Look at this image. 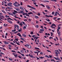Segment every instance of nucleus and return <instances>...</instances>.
I'll return each mask as SVG.
<instances>
[{
  "instance_id": "1",
  "label": "nucleus",
  "mask_w": 62,
  "mask_h": 62,
  "mask_svg": "<svg viewBox=\"0 0 62 62\" xmlns=\"http://www.w3.org/2000/svg\"><path fill=\"white\" fill-rule=\"evenodd\" d=\"M16 53H13L12 54H13L16 57V58H17L18 57V55L17 54H16V55H15Z\"/></svg>"
},
{
  "instance_id": "2",
  "label": "nucleus",
  "mask_w": 62,
  "mask_h": 62,
  "mask_svg": "<svg viewBox=\"0 0 62 62\" xmlns=\"http://www.w3.org/2000/svg\"><path fill=\"white\" fill-rule=\"evenodd\" d=\"M17 53H18V54H21V55H22V56H24V54H22L21 53L19 52V51H18Z\"/></svg>"
},
{
  "instance_id": "3",
  "label": "nucleus",
  "mask_w": 62,
  "mask_h": 62,
  "mask_svg": "<svg viewBox=\"0 0 62 62\" xmlns=\"http://www.w3.org/2000/svg\"><path fill=\"white\" fill-rule=\"evenodd\" d=\"M14 20H15V21H18L16 22V23H18V24H19V23H20V21L18 20H16L15 19H14Z\"/></svg>"
},
{
  "instance_id": "4",
  "label": "nucleus",
  "mask_w": 62,
  "mask_h": 62,
  "mask_svg": "<svg viewBox=\"0 0 62 62\" xmlns=\"http://www.w3.org/2000/svg\"><path fill=\"white\" fill-rule=\"evenodd\" d=\"M46 17H51V18H53V16H52L51 15L48 16V15H46L45 16Z\"/></svg>"
},
{
  "instance_id": "5",
  "label": "nucleus",
  "mask_w": 62,
  "mask_h": 62,
  "mask_svg": "<svg viewBox=\"0 0 62 62\" xmlns=\"http://www.w3.org/2000/svg\"><path fill=\"white\" fill-rule=\"evenodd\" d=\"M7 21L8 22V23H12V22H11V21L9 20H7Z\"/></svg>"
},
{
  "instance_id": "6",
  "label": "nucleus",
  "mask_w": 62,
  "mask_h": 62,
  "mask_svg": "<svg viewBox=\"0 0 62 62\" xmlns=\"http://www.w3.org/2000/svg\"><path fill=\"white\" fill-rule=\"evenodd\" d=\"M17 35H18V36H19V37H21V38H22V36H21V34L20 33H18Z\"/></svg>"
},
{
  "instance_id": "7",
  "label": "nucleus",
  "mask_w": 62,
  "mask_h": 62,
  "mask_svg": "<svg viewBox=\"0 0 62 62\" xmlns=\"http://www.w3.org/2000/svg\"><path fill=\"white\" fill-rule=\"evenodd\" d=\"M54 58L56 60H59V58L58 57H57L56 58L55 57H54Z\"/></svg>"
},
{
  "instance_id": "8",
  "label": "nucleus",
  "mask_w": 62,
  "mask_h": 62,
  "mask_svg": "<svg viewBox=\"0 0 62 62\" xmlns=\"http://www.w3.org/2000/svg\"><path fill=\"white\" fill-rule=\"evenodd\" d=\"M34 52L35 54H37L38 56H39V52L37 51H34Z\"/></svg>"
},
{
  "instance_id": "9",
  "label": "nucleus",
  "mask_w": 62,
  "mask_h": 62,
  "mask_svg": "<svg viewBox=\"0 0 62 62\" xmlns=\"http://www.w3.org/2000/svg\"><path fill=\"white\" fill-rule=\"evenodd\" d=\"M4 43L5 44H9V43L8 42H6V41H5L4 42Z\"/></svg>"
},
{
  "instance_id": "10",
  "label": "nucleus",
  "mask_w": 62,
  "mask_h": 62,
  "mask_svg": "<svg viewBox=\"0 0 62 62\" xmlns=\"http://www.w3.org/2000/svg\"><path fill=\"white\" fill-rule=\"evenodd\" d=\"M22 36H23V37H26V35L24 34H23L22 35Z\"/></svg>"
},
{
  "instance_id": "11",
  "label": "nucleus",
  "mask_w": 62,
  "mask_h": 62,
  "mask_svg": "<svg viewBox=\"0 0 62 62\" xmlns=\"http://www.w3.org/2000/svg\"><path fill=\"white\" fill-rule=\"evenodd\" d=\"M51 26H55V27H56V25H55L54 23H53L52 24V25H51Z\"/></svg>"
},
{
  "instance_id": "12",
  "label": "nucleus",
  "mask_w": 62,
  "mask_h": 62,
  "mask_svg": "<svg viewBox=\"0 0 62 62\" xmlns=\"http://www.w3.org/2000/svg\"><path fill=\"white\" fill-rule=\"evenodd\" d=\"M25 14L26 16H28L29 17V15L27 14V13H25Z\"/></svg>"
},
{
  "instance_id": "13",
  "label": "nucleus",
  "mask_w": 62,
  "mask_h": 62,
  "mask_svg": "<svg viewBox=\"0 0 62 62\" xmlns=\"http://www.w3.org/2000/svg\"><path fill=\"white\" fill-rule=\"evenodd\" d=\"M27 7H28V8H34L32 7L29 5H28L27 6Z\"/></svg>"
},
{
  "instance_id": "14",
  "label": "nucleus",
  "mask_w": 62,
  "mask_h": 62,
  "mask_svg": "<svg viewBox=\"0 0 62 62\" xmlns=\"http://www.w3.org/2000/svg\"><path fill=\"white\" fill-rule=\"evenodd\" d=\"M8 5H12V3L11 2H9L7 4Z\"/></svg>"
},
{
  "instance_id": "15",
  "label": "nucleus",
  "mask_w": 62,
  "mask_h": 62,
  "mask_svg": "<svg viewBox=\"0 0 62 62\" xmlns=\"http://www.w3.org/2000/svg\"><path fill=\"white\" fill-rule=\"evenodd\" d=\"M35 18H37V19H39V16H35Z\"/></svg>"
},
{
  "instance_id": "16",
  "label": "nucleus",
  "mask_w": 62,
  "mask_h": 62,
  "mask_svg": "<svg viewBox=\"0 0 62 62\" xmlns=\"http://www.w3.org/2000/svg\"><path fill=\"white\" fill-rule=\"evenodd\" d=\"M14 30H12V32H15L16 31V29L15 28L14 29Z\"/></svg>"
},
{
  "instance_id": "17",
  "label": "nucleus",
  "mask_w": 62,
  "mask_h": 62,
  "mask_svg": "<svg viewBox=\"0 0 62 62\" xmlns=\"http://www.w3.org/2000/svg\"><path fill=\"white\" fill-rule=\"evenodd\" d=\"M28 48H29V49L31 48V46L30 45H29V46L28 47Z\"/></svg>"
},
{
  "instance_id": "18",
  "label": "nucleus",
  "mask_w": 62,
  "mask_h": 62,
  "mask_svg": "<svg viewBox=\"0 0 62 62\" xmlns=\"http://www.w3.org/2000/svg\"><path fill=\"white\" fill-rule=\"evenodd\" d=\"M45 57H46L48 58H50V57L47 55H45Z\"/></svg>"
},
{
  "instance_id": "19",
  "label": "nucleus",
  "mask_w": 62,
  "mask_h": 62,
  "mask_svg": "<svg viewBox=\"0 0 62 62\" xmlns=\"http://www.w3.org/2000/svg\"><path fill=\"white\" fill-rule=\"evenodd\" d=\"M16 10L18 11H20V9H19V8H17Z\"/></svg>"
},
{
  "instance_id": "20",
  "label": "nucleus",
  "mask_w": 62,
  "mask_h": 62,
  "mask_svg": "<svg viewBox=\"0 0 62 62\" xmlns=\"http://www.w3.org/2000/svg\"><path fill=\"white\" fill-rule=\"evenodd\" d=\"M35 49H37V50H39L40 49L39 48L37 47H35Z\"/></svg>"
},
{
  "instance_id": "21",
  "label": "nucleus",
  "mask_w": 62,
  "mask_h": 62,
  "mask_svg": "<svg viewBox=\"0 0 62 62\" xmlns=\"http://www.w3.org/2000/svg\"><path fill=\"white\" fill-rule=\"evenodd\" d=\"M29 46V45H28L27 44H26V45H25V47H28Z\"/></svg>"
},
{
  "instance_id": "22",
  "label": "nucleus",
  "mask_w": 62,
  "mask_h": 62,
  "mask_svg": "<svg viewBox=\"0 0 62 62\" xmlns=\"http://www.w3.org/2000/svg\"><path fill=\"white\" fill-rule=\"evenodd\" d=\"M2 12H3V13H4L5 14H6V12H5V11L3 10H2Z\"/></svg>"
},
{
  "instance_id": "23",
  "label": "nucleus",
  "mask_w": 62,
  "mask_h": 62,
  "mask_svg": "<svg viewBox=\"0 0 62 62\" xmlns=\"http://www.w3.org/2000/svg\"><path fill=\"white\" fill-rule=\"evenodd\" d=\"M40 31H41L42 32H43V31H44V30L42 29H40Z\"/></svg>"
},
{
  "instance_id": "24",
  "label": "nucleus",
  "mask_w": 62,
  "mask_h": 62,
  "mask_svg": "<svg viewBox=\"0 0 62 62\" xmlns=\"http://www.w3.org/2000/svg\"><path fill=\"white\" fill-rule=\"evenodd\" d=\"M0 17H1V18H4V16L3 15H0Z\"/></svg>"
},
{
  "instance_id": "25",
  "label": "nucleus",
  "mask_w": 62,
  "mask_h": 62,
  "mask_svg": "<svg viewBox=\"0 0 62 62\" xmlns=\"http://www.w3.org/2000/svg\"><path fill=\"white\" fill-rule=\"evenodd\" d=\"M10 44H12V45H15L12 42Z\"/></svg>"
},
{
  "instance_id": "26",
  "label": "nucleus",
  "mask_w": 62,
  "mask_h": 62,
  "mask_svg": "<svg viewBox=\"0 0 62 62\" xmlns=\"http://www.w3.org/2000/svg\"><path fill=\"white\" fill-rule=\"evenodd\" d=\"M8 58L9 59V60H10V61H12L13 60L11 58H10L9 57Z\"/></svg>"
},
{
  "instance_id": "27",
  "label": "nucleus",
  "mask_w": 62,
  "mask_h": 62,
  "mask_svg": "<svg viewBox=\"0 0 62 62\" xmlns=\"http://www.w3.org/2000/svg\"><path fill=\"white\" fill-rule=\"evenodd\" d=\"M11 52H13V53H16V51H14V50H12L11 51Z\"/></svg>"
},
{
  "instance_id": "28",
  "label": "nucleus",
  "mask_w": 62,
  "mask_h": 62,
  "mask_svg": "<svg viewBox=\"0 0 62 62\" xmlns=\"http://www.w3.org/2000/svg\"><path fill=\"white\" fill-rule=\"evenodd\" d=\"M18 32H21V31H22V29H21L20 30L19 29L18 30Z\"/></svg>"
},
{
  "instance_id": "29",
  "label": "nucleus",
  "mask_w": 62,
  "mask_h": 62,
  "mask_svg": "<svg viewBox=\"0 0 62 62\" xmlns=\"http://www.w3.org/2000/svg\"><path fill=\"white\" fill-rule=\"evenodd\" d=\"M46 8H50V7H49V6L48 5L46 6Z\"/></svg>"
},
{
  "instance_id": "30",
  "label": "nucleus",
  "mask_w": 62,
  "mask_h": 62,
  "mask_svg": "<svg viewBox=\"0 0 62 62\" xmlns=\"http://www.w3.org/2000/svg\"><path fill=\"white\" fill-rule=\"evenodd\" d=\"M33 14V13H32V12H31L30 13H28V14L30 15V14Z\"/></svg>"
},
{
  "instance_id": "31",
  "label": "nucleus",
  "mask_w": 62,
  "mask_h": 62,
  "mask_svg": "<svg viewBox=\"0 0 62 62\" xmlns=\"http://www.w3.org/2000/svg\"><path fill=\"white\" fill-rule=\"evenodd\" d=\"M17 30H19V26L17 25Z\"/></svg>"
},
{
  "instance_id": "32",
  "label": "nucleus",
  "mask_w": 62,
  "mask_h": 62,
  "mask_svg": "<svg viewBox=\"0 0 62 62\" xmlns=\"http://www.w3.org/2000/svg\"><path fill=\"white\" fill-rule=\"evenodd\" d=\"M30 33L31 35H33V32L31 31V33Z\"/></svg>"
},
{
  "instance_id": "33",
  "label": "nucleus",
  "mask_w": 62,
  "mask_h": 62,
  "mask_svg": "<svg viewBox=\"0 0 62 62\" xmlns=\"http://www.w3.org/2000/svg\"><path fill=\"white\" fill-rule=\"evenodd\" d=\"M50 27H51L52 28H54V29H55V27H54L53 26H51Z\"/></svg>"
},
{
  "instance_id": "34",
  "label": "nucleus",
  "mask_w": 62,
  "mask_h": 62,
  "mask_svg": "<svg viewBox=\"0 0 62 62\" xmlns=\"http://www.w3.org/2000/svg\"><path fill=\"white\" fill-rule=\"evenodd\" d=\"M35 27L36 28H39V25H37L35 26Z\"/></svg>"
},
{
  "instance_id": "35",
  "label": "nucleus",
  "mask_w": 62,
  "mask_h": 62,
  "mask_svg": "<svg viewBox=\"0 0 62 62\" xmlns=\"http://www.w3.org/2000/svg\"><path fill=\"white\" fill-rule=\"evenodd\" d=\"M5 17H6V18H8L9 17V16H8L6 15L5 16Z\"/></svg>"
},
{
  "instance_id": "36",
  "label": "nucleus",
  "mask_w": 62,
  "mask_h": 62,
  "mask_svg": "<svg viewBox=\"0 0 62 62\" xmlns=\"http://www.w3.org/2000/svg\"><path fill=\"white\" fill-rule=\"evenodd\" d=\"M30 57H31V58H35V57H33V56L32 55Z\"/></svg>"
},
{
  "instance_id": "37",
  "label": "nucleus",
  "mask_w": 62,
  "mask_h": 62,
  "mask_svg": "<svg viewBox=\"0 0 62 62\" xmlns=\"http://www.w3.org/2000/svg\"><path fill=\"white\" fill-rule=\"evenodd\" d=\"M15 18H17V19H19V20H20V19H21V18L18 17H16V16L15 17Z\"/></svg>"
},
{
  "instance_id": "38",
  "label": "nucleus",
  "mask_w": 62,
  "mask_h": 62,
  "mask_svg": "<svg viewBox=\"0 0 62 62\" xmlns=\"http://www.w3.org/2000/svg\"><path fill=\"white\" fill-rule=\"evenodd\" d=\"M51 1H54V2L57 1V0H51Z\"/></svg>"
},
{
  "instance_id": "39",
  "label": "nucleus",
  "mask_w": 62,
  "mask_h": 62,
  "mask_svg": "<svg viewBox=\"0 0 62 62\" xmlns=\"http://www.w3.org/2000/svg\"><path fill=\"white\" fill-rule=\"evenodd\" d=\"M17 25H14L15 28H16V27L17 26Z\"/></svg>"
},
{
  "instance_id": "40",
  "label": "nucleus",
  "mask_w": 62,
  "mask_h": 62,
  "mask_svg": "<svg viewBox=\"0 0 62 62\" xmlns=\"http://www.w3.org/2000/svg\"><path fill=\"white\" fill-rule=\"evenodd\" d=\"M49 56L50 58H52V57H53V56L52 55H49Z\"/></svg>"
},
{
  "instance_id": "41",
  "label": "nucleus",
  "mask_w": 62,
  "mask_h": 62,
  "mask_svg": "<svg viewBox=\"0 0 62 62\" xmlns=\"http://www.w3.org/2000/svg\"><path fill=\"white\" fill-rule=\"evenodd\" d=\"M18 39L17 38H15V40H16V41H18Z\"/></svg>"
},
{
  "instance_id": "42",
  "label": "nucleus",
  "mask_w": 62,
  "mask_h": 62,
  "mask_svg": "<svg viewBox=\"0 0 62 62\" xmlns=\"http://www.w3.org/2000/svg\"><path fill=\"white\" fill-rule=\"evenodd\" d=\"M20 12L21 13H24V12L23 11H21Z\"/></svg>"
},
{
  "instance_id": "43",
  "label": "nucleus",
  "mask_w": 62,
  "mask_h": 62,
  "mask_svg": "<svg viewBox=\"0 0 62 62\" xmlns=\"http://www.w3.org/2000/svg\"><path fill=\"white\" fill-rule=\"evenodd\" d=\"M55 54H56V55H58V53H57L56 52H55Z\"/></svg>"
},
{
  "instance_id": "44",
  "label": "nucleus",
  "mask_w": 62,
  "mask_h": 62,
  "mask_svg": "<svg viewBox=\"0 0 62 62\" xmlns=\"http://www.w3.org/2000/svg\"><path fill=\"white\" fill-rule=\"evenodd\" d=\"M26 26H24V27H23V29H26Z\"/></svg>"
},
{
  "instance_id": "45",
  "label": "nucleus",
  "mask_w": 62,
  "mask_h": 62,
  "mask_svg": "<svg viewBox=\"0 0 62 62\" xmlns=\"http://www.w3.org/2000/svg\"><path fill=\"white\" fill-rule=\"evenodd\" d=\"M10 7H12V5L11 4H9V5H8Z\"/></svg>"
},
{
  "instance_id": "46",
  "label": "nucleus",
  "mask_w": 62,
  "mask_h": 62,
  "mask_svg": "<svg viewBox=\"0 0 62 62\" xmlns=\"http://www.w3.org/2000/svg\"><path fill=\"white\" fill-rule=\"evenodd\" d=\"M14 13H18V12H17V11L15 10H14Z\"/></svg>"
},
{
  "instance_id": "47",
  "label": "nucleus",
  "mask_w": 62,
  "mask_h": 62,
  "mask_svg": "<svg viewBox=\"0 0 62 62\" xmlns=\"http://www.w3.org/2000/svg\"><path fill=\"white\" fill-rule=\"evenodd\" d=\"M15 6L16 7H18V5H15Z\"/></svg>"
},
{
  "instance_id": "48",
  "label": "nucleus",
  "mask_w": 62,
  "mask_h": 62,
  "mask_svg": "<svg viewBox=\"0 0 62 62\" xmlns=\"http://www.w3.org/2000/svg\"><path fill=\"white\" fill-rule=\"evenodd\" d=\"M38 16H40V13H38Z\"/></svg>"
},
{
  "instance_id": "49",
  "label": "nucleus",
  "mask_w": 62,
  "mask_h": 62,
  "mask_svg": "<svg viewBox=\"0 0 62 62\" xmlns=\"http://www.w3.org/2000/svg\"><path fill=\"white\" fill-rule=\"evenodd\" d=\"M16 43L17 44V45H20V44H19V43L18 42H17Z\"/></svg>"
},
{
  "instance_id": "50",
  "label": "nucleus",
  "mask_w": 62,
  "mask_h": 62,
  "mask_svg": "<svg viewBox=\"0 0 62 62\" xmlns=\"http://www.w3.org/2000/svg\"><path fill=\"white\" fill-rule=\"evenodd\" d=\"M8 13L9 15H11L12 13Z\"/></svg>"
},
{
  "instance_id": "51",
  "label": "nucleus",
  "mask_w": 62,
  "mask_h": 62,
  "mask_svg": "<svg viewBox=\"0 0 62 62\" xmlns=\"http://www.w3.org/2000/svg\"><path fill=\"white\" fill-rule=\"evenodd\" d=\"M20 8L21 9H22V10L23 11H24V10L23 9V8Z\"/></svg>"
},
{
  "instance_id": "52",
  "label": "nucleus",
  "mask_w": 62,
  "mask_h": 62,
  "mask_svg": "<svg viewBox=\"0 0 62 62\" xmlns=\"http://www.w3.org/2000/svg\"><path fill=\"white\" fill-rule=\"evenodd\" d=\"M36 58H37V60H39V58L38 57H36Z\"/></svg>"
},
{
  "instance_id": "53",
  "label": "nucleus",
  "mask_w": 62,
  "mask_h": 62,
  "mask_svg": "<svg viewBox=\"0 0 62 62\" xmlns=\"http://www.w3.org/2000/svg\"><path fill=\"white\" fill-rule=\"evenodd\" d=\"M41 5L42 6H43V7H45V6L42 4H41Z\"/></svg>"
},
{
  "instance_id": "54",
  "label": "nucleus",
  "mask_w": 62,
  "mask_h": 62,
  "mask_svg": "<svg viewBox=\"0 0 62 62\" xmlns=\"http://www.w3.org/2000/svg\"><path fill=\"white\" fill-rule=\"evenodd\" d=\"M0 54H3L4 55V54H5L3 53H2V52H0Z\"/></svg>"
},
{
  "instance_id": "55",
  "label": "nucleus",
  "mask_w": 62,
  "mask_h": 62,
  "mask_svg": "<svg viewBox=\"0 0 62 62\" xmlns=\"http://www.w3.org/2000/svg\"><path fill=\"white\" fill-rule=\"evenodd\" d=\"M18 57L19 58H20L21 59V58H22V57H20V56H18Z\"/></svg>"
},
{
  "instance_id": "56",
  "label": "nucleus",
  "mask_w": 62,
  "mask_h": 62,
  "mask_svg": "<svg viewBox=\"0 0 62 62\" xmlns=\"http://www.w3.org/2000/svg\"><path fill=\"white\" fill-rule=\"evenodd\" d=\"M22 23H23V24L24 25L25 24V23L23 22H22Z\"/></svg>"
},
{
  "instance_id": "57",
  "label": "nucleus",
  "mask_w": 62,
  "mask_h": 62,
  "mask_svg": "<svg viewBox=\"0 0 62 62\" xmlns=\"http://www.w3.org/2000/svg\"><path fill=\"white\" fill-rule=\"evenodd\" d=\"M57 33L58 34H61V32H60V31L59 32H57Z\"/></svg>"
},
{
  "instance_id": "58",
  "label": "nucleus",
  "mask_w": 62,
  "mask_h": 62,
  "mask_svg": "<svg viewBox=\"0 0 62 62\" xmlns=\"http://www.w3.org/2000/svg\"><path fill=\"white\" fill-rule=\"evenodd\" d=\"M23 20L25 22V21H27V19H24Z\"/></svg>"
},
{
  "instance_id": "59",
  "label": "nucleus",
  "mask_w": 62,
  "mask_h": 62,
  "mask_svg": "<svg viewBox=\"0 0 62 62\" xmlns=\"http://www.w3.org/2000/svg\"><path fill=\"white\" fill-rule=\"evenodd\" d=\"M41 26V28H42V29H43V26Z\"/></svg>"
},
{
  "instance_id": "60",
  "label": "nucleus",
  "mask_w": 62,
  "mask_h": 62,
  "mask_svg": "<svg viewBox=\"0 0 62 62\" xmlns=\"http://www.w3.org/2000/svg\"><path fill=\"white\" fill-rule=\"evenodd\" d=\"M60 28H61V27H59L58 28V29H60Z\"/></svg>"
},
{
  "instance_id": "61",
  "label": "nucleus",
  "mask_w": 62,
  "mask_h": 62,
  "mask_svg": "<svg viewBox=\"0 0 62 62\" xmlns=\"http://www.w3.org/2000/svg\"><path fill=\"white\" fill-rule=\"evenodd\" d=\"M52 15H54V12H52Z\"/></svg>"
},
{
  "instance_id": "62",
  "label": "nucleus",
  "mask_w": 62,
  "mask_h": 62,
  "mask_svg": "<svg viewBox=\"0 0 62 62\" xmlns=\"http://www.w3.org/2000/svg\"><path fill=\"white\" fill-rule=\"evenodd\" d=\"M53 39V38L52 37H50L49 38V39Z\"/></svg>"
},
{
  "instance_id": "63",
  "label": "nucleus",
  "mask_w": 62,
  "mask_h": 62,
  "mask_svg": "<svg viewBox=\"0 0 62 62\" xmlns=\"http://www.w3.org/2000/svg\"><path fill=\"white\" fill-rule=\"evenodd\" d=\"M36 36L35 35H33L32 36V37L33 38H34V37H36Z\"/></svg>"
},
{
  "instance_id": "64",
  "label": "nucleus",
  "mask_w": 62,
  "mask_h": 62,
  "mask_svg": "<svg viewBox=\"0 0 62 62\" xmlns=\"http://www.w3.org/2000/svg\"><path fill=\"white\" fill-rule=\"evenodd\" d=\"M60 40H62V38H61V37H60Z\"/></svg>"
}]
</instances>
